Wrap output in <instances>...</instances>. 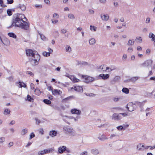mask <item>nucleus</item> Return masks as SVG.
Returning <instances> with one entry per match:
<instances>
[{"mask_svg":"<svg viewBox=\"0 0 155 155\" xmlns=\"http://www.w3.org/2000/svg\"><path fill=\"white\" fill-rule=\"evenodd\" d=\"M12 22V25L8 27V28L15 26L25 30H28L29 29L30 24L24 14H18L14 15Z\"/></svg>","mask_w":155,"mask_h":155,"instance_id":"1","label":"nucleus"},{"mask_svg":"<svg viewBox=\"0 0 155 155\" xmlns=\"http://www.w3.org/2000/svg\"><path fill=\"white\" fill-rule=\"evenodd\" d=\"M40 58V55L37 52H35V54L29 58V61L31 64L33 65H36L38 64V62Z\"/></svg>","mask_w":155,"mask_h":155,"instance_id":"2","label":"nucleus"},{"mask_svg":"<svg viewBox=\"0 0 155 155\" xmlns=\"http://www.w3.org/2000/svg\"><path fill=\"white\" fill-rule=\"evenodd\" d=\"M63 129L64 131L66 134H68L72 136H74L76 134L75 131L69 126H64Z\"/></svg>","mask_w":155,"mask_h":155,"instance_id":"3","label":"nucleus"},{"mask_svg":"<svg viewBox=\"0 0 155 155\" xmlns=\"http://www.w3.org/2000/svg\"><path fill=\"white\" fill-rule=\"evenodd\" d=\"M137 107V106L134 104V102L129 103L127 106V108L129 111L131 112L133 111Z\"/></svg>","mask_w":155,"mask_h":155,"instance_id":"4","label":"nucleus"},{"mask_svg":"<svg viewBox=\"0 0 155 155\" xmlns=\"http://www.w3.org/2000/svg\"><path fill=\"white\" fill-rule=\"evenodd\" d=\"M153 61L151 60H148L145 61L143 63L141 64L140 65L143 67L149 68L151 67Z\"/></svg>","mask_w":155,"mask_h":155,"instance_id":"5","label":"nucleus"},{"mask_svg":"<svg viewBox=\"0 0 155 155\" xmlns=\"http://www.w3.org/2000/svg\"><path fill=\"white\" fill-rule=\"evenodd\" d=\"M82 78L84 79L86 81V82L88 83L89 82H91L95 80L94 78L88 76L82 75Z\"/></svg>","mask_w":155,"mask_h":155,"instance_id":"6","label":"nucleus"},{"mask_svg":"<svg viewBox=\"0 0 155 155\" xmlns=\"http://www.w3.org/2000/svg\"><path fill=\"white\" fill-rule=\"evenodd\" d=\"M145 102V101H144L142 102H140L138 101H135L134 102V104H135L136 106L137 105L139 106L140 108V111L141 112L143 111L144 110L143 108V106L144 104L143 103V102Z\"/></svg>","mask_w":155,"mask_h":155,"instance_id":"7","label":"nucleus"},{"mask_svg":"<svg viewBox=\"0 0 155 155\" xmlns=\"http://www.w3.org/2000/svg\"><path fill=\"white\" fill-rule=\"evenodd\" d=\"M35 52H37L35 51H33L32 50L28 49L26 50V53L27 56H33L35 54Z\"/></svg>","mask_w":155,"mask_h":155,"instance_id":"8","label":"nucleus"},{"mask_svg":"<svg viewBox=\"0 0 155 155\" xmlns=\"http://www.w3.org/2000/svg\"><path fill=\"white\" fill-rule=\"evenodd\" d=\"M122 118V116L120 115V113L117 114V113H114L112 115V119L116 120H120Z\"/></svg>","mask_w":155,"mask_h":155,"instance_id":"9","label":"nucleus"},{"mask_svg":"<svg viewBox=\"0 0 155 155\" xmlns=\"http://www.w3.org/2000/svg\"><path fill=\"white\" fill-rule=\"evenodd\" d=\"M90 65V63H88L86 61H78V64L77 65L78 66H83L86 65Z\"/></svg>","mask_w":155,"mask_h":155,"instance_id":"10","label":"nucleus"},{"mask_svg":"<svg viewBox=\"0 0 155 155\" xmlns=\"http://www.w3.org/2000/svg\"><path fill=\"white\" fill-rule=\"evenodd\" d=\"M110 75L108 74H100L98 76L99 78H101L102 79L105 80L109 78Z\"/></svg>","mask_w":155,"mask_h":155,"instance_id":"11","label":"nucleus"},{"mask_svg":"<svg viewBox=\"0 0 155 155\" xmlns=\"http://www.w3.org/2000/svg\"><path fill=\"white\" fill-rule=\"evenodd\" d=\"M71 112L72 114H75L78 115L81 114V110L75 108L71 109Z\"/></svg>","mask_w":155,"mask_h":155,"instance_id":"12","label":"nucleus"},{"mask_svg":"<svg viewBox=\"0 0 155 155\" xmlns=\"http://www.w3.org/2000/svg\"><path fill=\"white\" fill-rule=\"evenodd\" d=\"M66 150V147L63 146L62 147H60L58 149V152L60 153H63L64 151H65Z\"/></svg>","mask_w":155,"mask_h":155,"instance_id":"13","label":"nucleus"},{"mask_svg":"<svg viewBox=\"0 0 155 155\" xmlns=\"http://www.w3.org/2000/svg\"><path fill=\"white\" fill-rule=\"evenodd\" d=\"M144 145L141 143H140L137 146V149L140 151H143L144 150Z\"/></svg>","mask_w":155,"mask_h":155,"instance_id":"14","label":"nucleus"},{"mask_svg":"<svg viewBox=\"0 0 155 155\" xmlns=\"http://www.w3.org/2000/svg\"><path fill=\"white\" fill-rule=\"evenodd\" d=\"M101 17L102 20L104 21H107L109 18V16L107 15L101 14Z\"/></svg>","mask_w":155,"mask_h":155,"instance_id":"15","label":"nucleus"},{"mask_svg":"<svg viewBox=\"0 0 155 155\" xmlns=\"http://www.w3.org/2000/svg\"><path fill=\"white\" fill-rule=\"evenodd\" d=\"M57 134V132L55 130L51 131L49 132V135L52 137L56 136Z\"/></svg>","mask_w":155,"mask_h":155,"instance_id":"16","label":"nucleus"},{"mask_svg":"<svg viewBox=\"0 0 155 155\" xmlns=\"http://www.w3.org/2000/svg\"><path fill=\"white\" fill-rule=\"evenodd\" d=\"M139 78L138 77H133L130 79L127 80L126 81L127 82L131 81L133 82H134L137 80Z\"/></svg>","mask_w":155,"mask_h":155,"instance_id":"17","label":"nucleus"},{"mask_svg":"<svg viewBox=\"0 0 155 155\" xmlns=\"http://www.w3.org/2000/svg\"><path fill=\"white\" fill-rule=\"evenodd\" d=\"M18 8H20L22 11H24L26 9V7L23 4H19L18 6Z\"/></svg>","mask_w":155,"mask_h":155,"instance_id":"18","label":"nucleus"},{"mask_svg":"<svg viewBox=\"0 0 155 155\" xmlns=\"http://www.w3.org/2000/svg\"><path fill=\"white\" fill-rule=\"evenodd\" d=\"M61 93V92L60 90H58L57 89H54L52 91V94L54 95L60 94Z\"/></svg>","mask_w":155,"mask_h":155,"instance_id":"19","label":"nucleus"},{"mask_svg":"<svg viewBox=\"0 0 155 155\" xmlns=\"http://www.w3.org/2000/svg\"><path fill=\"white\" fill-rule=\"evenodd\" d=\"M19 84V87L21 88L22 87H24L26 88L27 87V85L23 82H21V81H19L18 82L16 83Z\"/></svg>","mask_w":155,"mask_h":155,"instance_id":"20","label":"nucleus"},{"mask_svg":"<svg viewBox=\"0 0 155 155\" xmlns=\"http://www.w3.org/2000/svg\"><path fill=\"white\" fill-rule=\"evenodd\" d=\"M98 138L101 140L103 141L105 140H107L108 139V138L106 137V136L104 134L98 137Z\"/></svg>","mask_w":155,"mask_h":155,"instance_id":"21","label":"nucleus"},{"mask_svg":"<svg viewBox=\"0 0 155 155\" xmlns=\"http://www.w3.org/2000/svg\"><path fill=\"white\" fill-rule=\"evenodd\" d=\"M149 37L150 38H151V41H154L155 40V35L152 33H150Z\"/></svg>","mask_w":155,"mask_h":155,"instance_id":"22","label":"nucleus"},{"mask_svg":"<svg viewBox=\"0 0 155 155\" xmlns=\"http://www.w3.org/2000/svg\"><path fill=\"white\" fill-rule=\"evenodd\" d=\"M28 129L27 128H25L22 129L21 132V135L23 136L25 134L28 132Z\"/></svg>","mask_w":155,"mask_h":155,"instance_id":"23","label":"nucleus"},{"mask_svg":"<svg viewBox=\"0 0 155 155\" xmlns=\"http://www.w3.org/2000/svg\"><path fill=\"white\" fill-rule=\"evenodd\" d=\"M8 35L10 37L13 38H17L16 35L13 32L8 33Z\"/></svg>","mask_w":155,"mask_h":155,"instance_id":"24","label":"nucleus"},{"mask_svg":"<svg viewBox=\"0 0 155 155\" xmlns=\"http://www.w3.org/2000/svg\"><path fill=\"white\" fill-rule=\"evenodd\" d=\"M89 42L90 45H92L95 43L96 41L94 38H92L89 40Z\"/></svg>","mask_w":155,"mask_h":155,"instance_id":"25","label":"nucleus"},{"mask_svg":"<svg viewBox=\"0 0 155 155\" xmlns=\"http://www.w3.org/2000/svg\"><path fill=\"white\" fill-rule=\"evenodd\" d=\"M134 39H130L128 41V42L127 44V45L128 46L130 45H133L134 44Z\"/></svg>","mask_w":155,"mask_h":155,"instance_id":"26","label":"nucleus"},{"mask_svg":"<svg viewBox=\"0 0 155 155\" xmlns=\"http://www.w3.org/2000/svg\"><path fill=\"white\" fill-rule=\"evenodd\" d=\"M70 79L74 83L78 82L79 81V79L77 78H76L74 76H71Z\"/></svg>","mask_w":155,"mask_h":155,"instance_id":"27","label":"nucleus"},{"mask_svg":"<svg viewBox=\"0 0 155 155\" xmlns=\"http://www.w3.org/2000/svg\"><path fill=\"white\" fill-rule=\"evenodd\" d=\"M142 38L141 37H137L135 39V41L137 42L141 43L142 42Z\"/></svg>","mask_w":155,"mask_h":155,"instance_id":"28","label":"nucleus"},{"mask_svg":"<svg viewBox=\"0 0 155 155\" xmlns=\"http://www.w3.org/2000/svg\"><path fill=\"white\" fill-rule=\"evenodd\" d=\"M122 91L126 94H128L129 92V89L126 87H124L122 89Z\"/></svg>","mask_w":155,"mask_h":155,"instance_id":"29","label":"nucleus"},{"mask_svg":"<svg viewBox=\"0 0 155 155\" xmlns=\"http://www.w3.org/2000/svg\"><path fill=\"white\" fill-rule=\"evenodd\" d=\"M10 112L11 111L9 109H5L4 110V114L5 115H8L10 114Z\"/></svg>","mask_w":155,"mask_h":155,"instance_id":"30","label":"nucleus"},{"mask_svg":"<svg viewBox=\"0 0 155 155\" xmlns=\"http://www.w3.org/2000/svg\"><path fill=\"white\" fill-rule=\"evenodd\" d=\"M91 152L93 154L96 155L98 153V151L97 149H93L91 150Z\"/></svg>","mask_w":155,"mask_h":155,"instance_id":"31","label":"nucleus"},{"mask_svg":"<svg viewBox=\"0 0 155 155\" xmlns=\"http://www.w3.org/2000/svg\"><path fill=\"white\" fill-rule=\"evenodd\" d=\"M43 101L45 103L48 105L50 104L51 103L50 100L47 99H44Z\"/></svg>","mask_w":155,"mask_h":155,"instance_id":"32","label":"nucleus"},{"mask_svg":"<svg viewBox=\"0 0 155 155\" xmlns=\"http://www.w3.org/2000/svg\"><path fill=\"white\" fill-rule=\"evenodd\" d=\"M50 54L49 53L46 51H44L42 53L43 55L46 57L50 56Z\"/></svg>","mask_w":155,"mask_h":155,"instance_id":"33","label":"nucleus"},{"mask_svg":"<svg viewBox=\"0 0 155 155\" xmlns=\"http://www.w3.org/2000/svg\"><path fill=\"white\" fill-rule=\"evenodd\" d=\"M27 99L28 101L30 102H33L34 100L29 95H28L27 96Z\"/></svg>","mask_w":155,"mask_h":155,"instance_id":"34","label":"nucleus"},{"mask_svg":"<svg viewBox=\"0 0 155 155\" xmlns=\"http://www.w3.org/2000/svg\"><path fill=\"white\" fill-rule=\"evenodd\" d=\"M38 34L40 36V37L41 39L43 40V41H45L46 39V38L45 36L41 34L40 33H39L38 32Z\"/></svg>","mask_w":155,"mask_h":155,"instance_id":"35","label":"nucleus"},{"mask_svg":"<svg viewBox=\"0 0 155 155\" xmlns=\"http://www.w3.org/2000/svg\"><path fill=\"white\" fill-rule=\"evenodd\" d=\"M120 79V77L118 76H116L114 79L113 81L115 82H117Z\"/></svg>","mask_w":155,"mask_h":155,"instance_id":"36","label":"nucleus"},{"mask_svg":"<svg viewBox=\"0 0 155 155\" xmlns=\"http://www.w3.org/2000/svg\"><path fill=\"white\" fill-rule=\"evenodd\" d=\"M90 29L91 31L93 30L94 31H95L97 30V28L94 26L90 25Z\"/></svg>","mask_w":155,"mask_h":155,"instance_id":"37","label":"nucleus"},{"mask_svg":"<svg viewBox=\"0 0 155 155\" xmlns=\"http://www.w3.org/2000/svg\"><path fill=\"white\" fill-rule=\"evenodd\" d=\"M73 97L72 96H70L69 97L63 99L62 101L63 102H66L68 101L69 100L71 97Z\"/></svg>","mask_w":155,"mask_h":155,"instance_id":"38","label":"nucleus"},{"mask_svg":"<svg viewBox=\"0 0 155 155\" xmlns=\"http://www.w3.org/2000/svg\"><path fill=\"white\" fill-rule=\"evenodd\" d=\"M68 17L69 18L72 19H74L75 18L74 15L71 14H69L68 15Z\"/></svg>","mask_w":155,"mask_h":155,"instance_id":"39","label":"nucleus"},{"mask_svg":"<svg viewBox=\"0 0 155 155\" xmlns=\"http://www.w3.org/2000/svg\"><path fill=\"white\" fill-rule=\"evenodd\" d=\"M118 137V135L116 134H111L110 136V139H112L113 137Z\"/></svg>","mask_w":155,"mask_h":155,"instance_id":"40","label":"nucleus"},{"mask_svg":"<svg viewBox=\"0 0 155 155\" xmlns=\"http://www.w3.org/2000/svg\"><path fill=\"white\" fill-rule=\"evenodd\" d=\"M45 154V152L44 150H41L39 151L38 153V155H43Z\"/></svg>","mask_w":155,"mask_h":155,"instance_id":"41","label":"nucleus"},{"mask_svg":"<svg viewBox=\"0 0 155 155\" xmlns=\"http://www.w3.org/2000/svg\"><path fill=\"white\" fill-rule=\"evenodd\" d=\"M52 149L51 148H50L49 149H46L44 150V151H45V153H50V151H51Z\"/></svg>","mask_w":155,"mask_h":155,"instance_id":"42","label":"nucleus"},{"mask_svg":"<svg viewBox=\"0 0 155 155\" xmlns=\"http://www.w3.org/2000/svg\"><path fill=\"white\" fill-rule=\"evenodd\" d=\"M66 51L70 52L71 50L70 47L68 45L66 47Z\"/></svg>","mask_w":155,"mask_h":155,"instance_id":"43","label":"nucleus"},{"mask_svg":"<svg viewBox=\"0 0 155 155\" xmlns=\"http://www.w3.org/2000/svg\"><path fill=\"white\" fill-rule=\"evenodd\" d=\"M7 12L8 15L11 16L12 15V12L11 10L8 9L7 10Z\"/></svg>","mask_w":155,"mask_h":155,"instance_id":"44","label":"nucleus"},{"mask_svg":"<svg viewBox=\"0 0 155 155\" xmlns=\"http://www.w3.org/2000/svg\"><path fill=\"white\" fill-rule=\"evenodd\" d=\"M77 88H78L79 92H82L83 91V88L81 86H79V87H77Z\"/></svg>","mask_w":155,"mask_h":155,"instance_id":"45","label":"nucleus"},{"mask_svg":"<svg viewBox=\"0 0 155 155\" xmlns=\"http://www.w3.org/2000/svg\"><path fill=\"white\" fill-rule=\"evenodd\" d=\"M5 140V138L4 137H1L0 138V143L4 142Z\"/></svg>","mask_w":155,"mask_h":155,"instance_id":"46","label":"nucleus"},{"mask_svg":"<svg viewBox=\"0 0 155 155\" xmlns=\"http://www.w3.org/2000/svg\"><path fill=\"white\" fill-rule=\"evenodd\" d=\"M35 137V135L33 133H32L30 134L29 139L30 140Z\"/></svg>","mask_w":155,"mask_h":155,"instance_id":"47","label":"nucleus"},{"mask_svg":"<svg viewBox=\"0 0 155 155\" xmlns=\"http://www.w3.org/2000/svg\"><path fill=\"white\" fill-rule=\"evenodd\" d=\"M105 67V66L104 65H102L99 67L98 68V69H101V70H102L104 71V68Z\"/></svg>","mask_w":155,"mask_h":155,"instance_id":"48","label":"nucleus"},{"mask_svg":"<svg viewBox=\"0 0 155 155\" xmlns=\"http://www.w3.org/2000/svg\"><path fill=\"white\" fill-rule=\"evenodd\" d=\"M59 16L58 14L57 13H54L53 15V17L56 18H59Z\"/></svg>","mask_w":155,"mask_h":155,"instance_id":"49","label":"nucleus"},{"mask_svg":"<svg viewBox=\"0 0 155 155\" xmlns=\"http://www.w3.org/2000/svg\"><path fill=\"white\" fill-rule=\"evenodd\" d=\"M77 87H79V86H74V87H72V89H74L76 91H78L79 92L78 88L77 89Z\"/></svg>","mask_w":155,"mask_h":155,"instance_id":"50","label":"nucleus"},{"mask_svg":"<svg viewBox=\"0 0 155 155\" xmlns=\"http://www.w3.org/2000/svg\"><path fill=\"white\" fill-rule=\"evenodd\" d=\"M117 128L119 130H122L123 128V127L122 126H119L117 127Z\"/></svg>","mask_w":155,"mask_h":155,"instance_id":"51","label":"nucleus"},{"mask_svg":"<svg viewBox=\"0 0 155 155\" xmlns=\"http://www.w3.org/2000/svg\"><path fill=\"white\" fill-rule=\"evenodd\" d=\"M26 74H30V75L33 76L34 75L30 71H27L26 72Z\"/></svg>","mask_w":155,"mask_h":155,"instance_id":"52","label":"nucleus"},{"mask_svg":"<svg viewBox=\"0 0 155 155\" xmlns=\"http://www.w3.org/2000/svg\"><path fill=\"white\" fill-rule=\"evenodd\" d=\"M66 32V30L64 29H62L61 31V32L63 34H65Z\"/></svg>","mask_w":155,"mask_h":155,"instance_id":"53","label":"nucleus"},{"mask_svg":"<svg viewBox=\"0 0 155 155\" xmlns=\"http://www.w3.org/2000/svg\"><path fill=\"white\" fill-rule=\"evenodd\" d=\"M7 78L10 81H12L13 79V77L12 76H11Z\"/></svg>","mask_w":155,"mask_h":155,"instance_id":"54","label":"nucleus"},{"mask_svg":"<svg viewBox=\"0 0 155 155\" xmlns=\"http://www.w3.org/2000/svg\"><path fill=\"white\" fill-rule=\"evenodd\" d=\"M48 52L50 54H51L53 52V50L49 48H48Z\"/></svg>","mask_w":155,"mask_h":155,"instance_id":"55","label":"nucleus"},{"mask_svg":"<svg viewBox=\"0 0 155 155\" xmlns=\"http://www.w3.org/2000/svg\"><path fill=\"white\" fill-rule=\"evenodd\" d=\"M87 152L86 151L82 152L80 154L81 155H87Z\"/></svg>","mask_w":155,"mask_h":155,"instance_id":"56","label":"nucleus"},{"mask_svg":"<svg viewBox=\"0 0 155 155\" xmlns=\"http://www.w3.org/2000/svg\"><path fill=\"white\" fill-rule=\"evenodd\" d=\"M150 21V18L149 17H148L146 18V22L147 23H148Z\"/></svg>","mask_w":155,"mask_h":155,"instance_id":"57","label":"nucleus"},{"mask_svg":"<svg viewBox=\"0 0 155 155\" xmlns=\"http://www.w3.org/2000/svg\"><path fill=\"white\" fill-rule=\"evenodd\" d=\"M8 3V4H12L13 2V0H7Z\"/></svg>","mask_w":155,"mask_h":155,"instance_id":"58","label":"nucleus"},{"mask_svg":"<svg viewBox=\"0 0 155 155\" xmlns=\"http://www.w3.org/2000/svg\"><path fill=\"white\" fill-rule=\"evenodd\" d=\"M35 92L37 93L38 94H40V91L39 90L36 89L35 91Z\"/></svg>","mask_w":155,"mask_h":155,"instance_id":"59","label":"nucleus"},{"mask_svg":"<svg viewBox=\"0 0 155 155\" xmlns=\"http://www.w3.org/2000/svg\"><path fill=\"white\" fill-rule=\"evenodd\" d=\"M51 21H52V23L53 24H57L58 22V20H52Z\"/></svg>","mask_w":155,"mask_h":155,"instance_id":"60","label":"nucleus"},{"mask_svg":"<svg viewBox=\"0 0 155 155\" xmlns=\"http://www.w3.org/2000/svg\"><path fill=\"white\" fill-rule=\"evenodd\" d=\"M119 99L120 98H118L114 97L113 98V100L115 102H117L119 100Z\"/></svg>","mask_w":155,"mask_h":155,"instance_id":"61","label":"nucleus"},{"mask_svg":"<svg viewBox=\"0 0 155 155\" xmlns=\"http://www.w3.org/2000/svg\"><path fill=\"white\" fill-rule=\"evenodd\" d=\"M89 11L91 14H93L94 13V11L91 9H90L89 10Z\"/></svg>","mask_w":155,"mask_h":155,"instance_id":"62","label":"nucleus"},{"mask_svg":"<svg viewBox=\"0 0 155 155\" xmlns=\"http://www.w3.org/2000/svg\"><path fill=\"white\" fill-rule=\"evenodd\" d=\"M35 120L36 121L38 122V124H39L40 123V122H41L40 120H38L37 118H35Z\"/></svg>","mask_w":155,"mask_h":155,"instance_id":"63","label":"nucleus"},{"mask_svg":"<svg viewBox=\"0 0 155 155\" xmlns=\"http://www.w3.org/2000/svg\"><path fill=\"white\" fill-rule=\"evenodd\" d=\"M100 3L102 4H105L106 2V0H99Z\"/></svg>","mask_w":155,"mask_h":155,"instance_id":"64","label":"nucleus"}]
</instances>
